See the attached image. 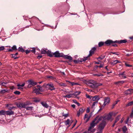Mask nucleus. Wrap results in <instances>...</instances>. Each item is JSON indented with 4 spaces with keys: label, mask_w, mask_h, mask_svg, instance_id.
<instances>
[{
    "label": "nucleus",
    "mask_w": 133,
    "mask_h": 133,
    "mask_svg": "<svg viewBox=\"0 0 133 133\" xmlns=\"http://www.w3.org/2000/svg\"><path fill=\"white\" fill-rule=\"evenodd\" d=\"M86 84L91 88H96L98 86L102 85V84L97 83L96 81L92 80L86 81Z\"/></svg>",
    "instance_id": "nucleus-1"
},
{
    "label": "nucleus",
    "mask_w": 133,
    "mask_h": 133,
    "mask_svg": "<svg viewBox=\"0 0 133 133\" xmlns=\"http://www.w3.org/2000/svg\"><path fill=\"white\" fill-rule=\"evenodd\" d=\"M43 86L44 87L48 89L51 91L54 90L55 89L53 84L51 83L45 84L43 85Z\"/></svg>",
    "instance_id": "nucleus-2"
},
{
    "label": "nucleus",
    "mask_w": 133,
    "mask_h": 133,
    "mask_svg": "<svg viewBox=\"0 0 133 133\" xmlns=\"http://www.w3.org/2000/svg\"><path fill=\"white\" fill-rule=\"evenodd\" d=\"M97 124L94 119L92 121L90 124V127L88 129V131L89 133H93L94 132V130H92V128L95 126Z\"/></svg>",
    "instance_id": "nucleus-3"
},
{
    "label": "nucleus",
    "mask_w": 133,
    "mask_h": 133,
    "mask_svg": "<svg viewBox=\"0 0 133 133\" xmlns=\"http://www.w3.org/2000/svg\"><path fill=\"white\" fill-rule=\"evenodd\" d=\"M33 89L34 92L36 93V94L37 95H38L39 94H41V93L39 92L40 91H42V87H40V88L38 89H36L35 87H34L33 88Z\"/></svg>",
    "instance_id": "nucleus-4"
},
{
    "label": "nucleus",
    "mask_w": 133,
    "mask_h": 133,
    "mask_svg": "<svg viewBox=\"0 0 133 133\" xmlns=\"http://www.w3.org/2000/svg\"><path fill=\"white\" fill-rule=\"evenodd\" d=\"M106 124V122L105 120H103L102 122L99 124V129L100 130L103 129Z\"/></svg>",
    "instance_id": "nucleus-5"
},
{
    "label": "nucleus",
    "mask_w": 133,
    "mask_h": 133,
    "mask_svg": "<svg viewBox=\"0 0 133 133\" xmlns=\"http://www.w3.org/2000/svg\"><path fill=\"white\" fill-rule=\"evenodd\" d=\"M27 104H25L24 103H19L17 104V106L19 108H25Z\"/></svg>",
    "instance_id": "nucleus-6"
},
{
    "label": "nucleus",
    "mask_w": 133,
    "mask_h": 133,
    "mask_svg": "<svg viewBox=\"0 0 133 133\" xmlns=\"http://www.w3.org/2000/svg\"><path fill=\"white\" fill-rule=\"evenodd\" d=\"M53 55L55 56V57H63L64 54L62 53H59L58 51H57L53 53Z\"/></svg>",
    "instance_id": "nucleus-7"
},
{
    "label": "nucleus",
    "mask_w": 133,
    "mask_h": 133,
    "mask_svg": "<svg viewBox=\"0 0 133 133\" xmlns=\"http://www.w3.org/2000/svg\"><path fill=\"white\" fill-rule=\"evenodd\" d=\"M110 102V99L109 97H105L104 99V102L102 105V107H104L106 104L109 103Z\"/></svg>",
    "instance_id": "nucleus-8"
},
{
    "label": "nucleus",
    "mask_w": 133,
    "mask_h": 133,
    "mask_svg": "<svg viewBox=\"0 0 133 133\" xmlns=\"http://www.w3.org/2000/svg\"><path fill=\"white\" fill-rule=\"evenodd\" d=\"M133 93V89H129L124 92V94L126 95H129Z\"/></svg>",
    "instance_id": "nucleus-9"
},
{
    "label": "nucleus",
    "mask_w": 133,
    "mask_h": 133,
    "mask_svg": "<svg viewBox=\"0 0 133 133\" xmlns=\"http://www.w3.org/2000/svg\"><path fill=\"white\" fill-rule=\"evenodd\" d=\"M103 118L101 116H98L94 119L97 122V123H98L100 121L102 120Z\"/></svg>",
    "instance_id": "nucleus-10"
},
{
    "label": "nucleus",
    "mask_w": 133,
    "mask_h": 133,
    "mask_svg": "<svg viewBox=\"0 0 133 133\" xmlns=\"http://www.w3.org/2000/svg\"><path fill=\"white\" fill-rule=\"evenodd\" d=\"M96 48L94 47L92 48L91 50L89 51V53L88 57H89L91 56L94 54L95 51L96 50Z\"/></svg>",
    "instance_id": "nucleus-11"
},
{
    "label": "nucleus",
    "mask_w": 133,
    "mask_h": 133,
    "mask_svg": "<svg viewBox=\"0 0 133 133\" xmlns=\"http://www.w3.org/2000/svg\"><path fill=\"white\" fill-rule=\"evenodd\" d=\"M112 116V113H109V114L106 117H104V118H103V119L105 120V119L108 120H109L111 118Z\"/></svg>",
    "instance_id": "nucleus-12"
},
{
    "label": "nucleus",
    "mask_w": 133,
    "mask_h": 133,
    "mask_svg": "<svg viewBox=\"0 0 133 133\" xmlns=\"http://www.w3.org/2000/svg\"><path fill=\"white\" fill-rule=\"evenodd\" d=\"M28 82L29 83V85L30 84L33 86L35 85L37 83L33 81L32 80L30 79L28 80Z\"/></svg>",
    "instance_id": "nucleus-13"
},
{
    "label": "nucleus",
    "mask_w": 133,
    "mask_h": 133,
    "mask_svg": "<svg viewBox=\"0 0 133 133\" xmlns=\"http://www.w3.org/2000/svg\"><path fill=\"white\" fill-rule=\"evenodd\" d=\"M127 42V40L126 39L124 40H121L119 41H114V43H118L119 44L121 43H125Z\"/></svg>",
    "instance_id": "nucleus-14"
},
{
    "label": "nucleus",
    "mask_w": 133,
    "mask_h": 133,
    "mask_svg": "<svg viewBox=\"0 0 133 133\" xmlns=\"http://www.w3.org/2000/svg\"><path fill=\"white\" fill-rule=\"evenodd\" d=\"M5 114L7 115H14V112L12 110L8 111H5Z\"/></svg>",
    "instance_id": "nucleus-15"
},
{
    "label": "nucleus",
    "mask_w": 133,
    "mask_h": 133,
    "mask_svg": "<svg viewBox=\"0 0 133 133\" xmlns=\"http://www.w3.org/2000/svg\"><path fill=\"white\" fill-rule=\"evenodd\" d=\"M63 57H64L65 59H69L70 61H71L72 59V58L70 56L64 55Z\"/></svg>",
    "instance_id": "nucleus-16"
},
{
    "label": "nucleus",
    "mask_w": 133,
    "mask_h": 133,
    "mask_svg": "<svg viewBox=\"0 0 133 133\" xmlns=\"http://www.w3.org/2000/svg\"><path fill=\"white\" fill-rule=\"evenodd\" d=\"M84 111V110L80 108L79 111H77V116L79 117L80 114H82Z\"/></svg>",
    "instance_id": "nucleus-17"
},
{
    "label": "nucleus",
    "mask_w": 133,
    "mask_h": 133,
    "mask_svg": "<svg viewBox=\"0 0 133 133\" xmlns=\"http://www.w3.org/2000/svg\"><path fill=\"white\" fill-rule=\"evenodd\" d=\"M100 98L98 96H96L94 97H93L92 99L93 101H98V100H99L100 99Z\"/></svg>",
    "instance_id": "nucleus-18"
},
{
    "label": "nucleus",
    "mask_w": 133,
    "mask_h": 133,
    "mask_svg": "<svg viewBox=\"0 0 133 133\" xmlns=\"http://www.w3.org/2000/svg\"><path fill=\"white\" fill-rule=\"evenodd\" d=\"M41 104L44 107L48 108L49 107V105L45 102H41Z\"/></svg>",
    "instance_id": "nucleus-19"
},
{
    "label": "nucleus",
    "mask_w": 133,
    "mask_h": 133,
    "mask_svg": "<svg viewBox=\"0 0 133 133\" xmlns=\"http://www.w3.org/2000/svg\"><path fill=\"white\" fill-rule=\"evenodd\" d=\"M105 43L106 44L109 45L111 43H114V41H113L110 40H108L106 41Z\"/></svg>",
    "instance_id": "nucleus-20"
},
{
    "label": "nucleus",
    "mask_w": 133,
    "mask_h": 133,
    "mask_svg": "<svg viewBox=\"0 0 133 133\" xmlns=\"http://www.w3.org/2000/svg\"><path fill=\"white\" fill-rule=\"evenodd\" d=\"M70 121L69 119H68L67 120L65 121V125H68L69 127L71 125V123H70Z\"/></svg>",
    "instance_id": "nucleus-21"
},
{
    "label": "nucleus",
    "mask_w": 133,
    "mask_h": 133,
    "mask_svg": "<svg viewBox=\"0 0 133 133\" xmlns=\"http://www.w3.org/2000/svg\"><path fill=\"white\" fill-rule=\"evenodd\" d=\"M25 85V83H24L22 84H18L17 85V86L18 87V89H23V88L20 87H23Z\"/></svg>",
    "instance_id": "nucleus-22"
},
{
    "label": "nucleus",
    "mask_w": 133,
    "mask_h": 133,
    "mask_svg": "<svg viewBox=\"0 0 133 133\" xmlns=\"http://www.w3.org/2000/svg\"><path fill=\"white\" fill-rule=\"evenodd\" d=\"M81 92L80 91H77L75 92L74 94H72V95H74L76 97H77V96L79 95V94L81 93Z\"/></svg>",
    "instance_id": "nucleus-23"
},
{
    "label": "nucleus",
    "mask_w": 133,
    "mask_h": 133,
    "mask_svg": "<svg viewBox=\"0 0 133 133\" xmlns=\"http://www.w3.org/2000/svg\"><path fill=\"white\" fill-rule=\"evenodd\" d=\"M46 53L50 57H52L53 54H52L51 51L48 50L47 52Z\"/></svg>",
    "instance_id": "nucleus-24"
},
{
    "label": "nucleus",
    "mask_w": 133,
    "mask_h": 133,
    "mask_svg": "<svg viewBox=\"0 0 133 133\" xmlns=\"http://www.w3.org/2000/svg\"><path fill=\"white\" fill-rule=\"evenodd\" d=\"M123 131L124 133H125L127 130V128L125 126H124L122 128Z\"/></svg>",
    "instance_id": "nucleus-25"
},
{
    "label": "nucleus",
    "mask_w": 133,
    "mask_h": 133,
    "mask_svg": "<svg viewBox=\"0 0 133 133\" xmlns=\"http://www.w3.org/2000/svg\"><path fill=\"white\" fill-rule=\"evenodd\" d=\"M59 85L61 86H63V87H66L67 85L65 83H58Z\"/></svg>",
    "instance_id": "nucleus-26"
},
{
    "label": "nucleus",
    "mask_w": 133,
    "mask_h": 133,
    "mask_svg": "<svg viewBox=\"0 0 133 133\" xmlns=\"http://www.w3.org/2000/svg\"><path fill=\"white\" fill-rule=\"evenodd\" d=\"M120 115H118L116 118L115 120V123H116L117 122L119 119V118Z\"/></svg>",
    "instance_id": "nucleus-27"
},
{
    "label": "nucleus",
    "mask_w": 133,
    "mask_h": 133,
    "mask_svg": "<svg viewBox=\"0 0 133 133\" xmlns=\"http://www.w3.org/2000/svg\"><path fill=\"white\" fill-rule=\"evenodd\" d=\"M26 109L27 110H32L33 107H26Z\"/></svg>",
    "instance_id": "nucleus-28"
},
{
    "label": "nucleus",
    "mask_w": 133,
    "mask_h": 133,
    "mask_svg": "<svg viewBox=\"0 0 133 133\" xmlns=\"http://www.w3.org/2000/svg\"><path fill=\"white\" fill-rule=\"evenodd\" d=\"M18 54V53L17 52L15 54H13L12 55V57L14 58V59H15L18 58L16 56Z\"/></svg>",
    "instance_id": "nucleus-29"
},
{
    "label": "nucleus",
    "mask_w": 133,
    "mask_h": 133,
    "mask_svg": "<svg viewBox=\"0 0 133 133\" xmlns=\"http://www.w3.org/2000/svg\"><path fill=\"white\" fill-rule=\"evenodd\" d=\"M5 114V111L3 110H2L0 111V115H4Z\"/></svg>",
    "instance_id": "nucleus-30"
},
{
    "label": "nucleus",
    "mask_w": 133,
    "mask_h": 133,
    "mask_svg": "<svg viewBox=\"0 0 133 133\" xmlns=\"http://www.w3.org/2000/svg\"><path fill=\"white\" fill-rule=\"evenodd\" d=\"M47 51L44 49H42L41 50V54H45L46 53Z\"/></svg>",
    "instance_id": "nucleus-31"
},
{
    "label": "nucleus",
    "mask_w": 133,
    "mask_h": 133,
    "mask_svg": "<svg viewBox=\"0 0 133 133\" xmlns=\"http://www.w3.org/2000/svg\"><path fill=\"white\" fill-rule=\"evenodd\" d=\"M18 50L19 51H20L21 52H23L24 51V50L23 49L22 47H19V48H18Z\"/></svg>",
    "instance_id": "nucleus-32"
},
{
    "label": "nucleus",
    "mask_w": 133,
    "mask_h": 133,
    "mask_svg": "<svg viewBox=\"0 0 133 133\" xmlns=\"http://www.w3.org/2000/svg\"><path fill=\"white\" fill-rule=\"evenodd\" d=\"M133 104V101H132L129 103L128 104L126 105V107L132 105Z\"/></svg>",
    "instance_id": "nucleus-33"
},
{
    "label": "nucleus",
    "mask_w": 133,
    "mask_h": 133,
    "mask_svg": "<svg viewBox=\"0 0 133 133\" xmlns=\"http://www.w3.org/2000/svg\"><path fill=\"white\" fill-rule=\"evenodd\" d=\"M111 53L113 54H115L117 55H118L120 54V53L119 52H111Z\"/></svg>",
    "instance_id": "nucleus-34"
},
{
    "label": "nucleus",
    "mask_w": 133,
    "mask_h": 133,
    "mask_svg": "<svg viewBox=\"0 0 133 133\" xmlns=\"http://www.w3.org/2000/svg\"><path fill=\"white\" fill-rule=\"evenodd\" d=\"M72 94H70V95H66L64 96V97H67L68 98H71L72 97Z\"/></svg>",
    "instance_id": "nucleus-35"
},
{
    "label": "nucleus",
    "mask_w": 133,
    "mask_h": 133,
    "mask_svg": "<svg viewBox=\"0 0 133 133\" xmlns=\"http://www.w3.org/2000/svg\"><path fill=\"white\" fill-rule=\"evenodd\" d=\"M104 44V43L103 42H100L98 43V46L99 47H101Z\"/></svg>",
    "instance_id": "nucleus-36"
},
{
    "label": "nucleus",
    "mask_w": 133,
    "mask_h": 133,
    "mask_svg": "<svg viewBox=\"0 0 133 133\" xmlns=\"http://www.w3.org/2000/svg\"><path fill=\"white\" fill-rule=\"evenodd\" d=\"M114 64L115 65L116 64L118 63H121V62L118 60H116L114 61Z\"/></svg>",
    "instance_id": "nucleus-37"
},
{
    "label": "nucleus",
    "mask_w": 133,
    "mask_h": 133,
    "mask_svg": "<svg viewBox=\"0 0 133 133\" xmlns=\"http://www.w3.org/2000/svg\"><path fill=\"white\" fill-rule=\"evenodd\" d=\"M73 102L75 104H77L78 106H79L80 105V104L79 103H78L76 100H73Z\"/></svg>",
    "instance_id": "nucleus-38"
},
{
    "label": "nucleus",
    "mask_w": 133,
    "mask_h": 133,
    "mask_svg": "<svg viewBox=\"0 0 133 133\" xmlns=\"http://www.w3.org/2000/svg\"><path fill=\"white\" fill-rule=\"evenodd\" d=\"M14 93L16 95H19L20 94L21 92L18 91H16L14 92Z\"/></svg>",
    "instance_id": "nucleus-39"
},
{
    "label": "nucleus",
    "mask_w": 133,
    "mask_h": 133,
    "mask_svg": "<svg viewBox=\"0 0 133 133\" xmlns=\"http://www.w3.org/2000/svg\"><path fill=\"white\" fill-rule=\"evenodd\" d=\"M8 90L7 89H3L1 90V92L2 93H4L5 92H8Z\"/></svg>",
    "instance_id": "nucleus-40"
},
{
    "label": "nucleus",
    "mask_w": 133,
    "mask_h": 133,
    "mask_svg": "<svg viewBox=\"0 0 133 133\" xmlns=\"http://www.w3.org/2000/svg\"><path fill=\"white\" fill-rule=\"evenodd\" d=\"M13 50H17V47L16 45H14L12 47Z\"/></svg>",
    "instance_id": "nucleus-41"
},
{
    "label": "nucleus",
    "mask_w": 133,
    "mask_h": 133,
    "mask_svg": "<svg viewBox=\"0 0 133 133\" xmlns=\"http://www.w3.org/2000/svg\"><path fill=\"white\" fill-rule=\"evenodd\" d=\"M5 49V48L4 46H1L0 47V51L3 50Z\"/></svg>",
    "instance_id": "nucleus-42"
},
{
    "label": "nucleus",
    "mask_w": 133,
    "mask_h": 133,
    "mask_svg": "<svg viewBox=\"0 0 133 133\" xmlns=\"http://www.w3.org/2000/svg\"><path fill=\"white\" fill-rule=\"evenodd\" d=\"M66 82H69V83H70L71 84V85L72 86H73L74 85H75V83L74 82H71L69 81H66Z\"/></svg>",
    "instance_id": "nucleus-43"
},
{
    "label": "nucleus",
    "mask_w": 133,
    "mask_h": 133,
    "mask_svg": "<svg viewBox=\"0 0 133 133\" xmlns=\"http://www.w3.org/2000/svg\"><path fill=\"white\" fill-rule=\"evenodd\" d=\"M129 117H128L127 118V120L125 121V123L126 124H128L129 121Z\"/></svg>",
    "instance_id": "nucleus-44"
},
{
    "label": "nucleus",
    "mask_w": 133,
    "mask_h": 133,
    "mask_svg": "<svg viewBox=\"0 0 133 133\" xmlns=\"http://www.w3.org/2000/svg\"><path fill=\"white\" fill-rule=\"evenodd\" d=\"M98 102V101H96L94 102L92 104V107H93L96 104H97Z\"/></svg>",
    "instance_id": "nucleus-45"
},
{
    "label": "nucleus",
    "mask_w": 133,
    "mask_h": 133,
    "mask_svg": "<svg viewBox=\"0 0 133 133\" xmlns=\"http://www.w3.org/2000/svg\"><path fill=\"white\" fill-rule=\"evenodd\" d=\"M30 51H32L33 53H35V49L33 48L32 49V50H30Z\"/></svg>",
    "instance_id": "nucleus-46"
},
{
    "label": "nucleus",
    "mask_w": 133,
    "mask_h": 133,
    "mask_svg": "<svg viewBox=\"0 0 133 133\" xmlns=\"http://www.w3.org/2000/svg\"><path fill=\"white\" fill-rule=\"evenodd\" d=\"M125 65L127 66L128 67H131L132 66V65H130L129 64H128L127 63H125Z\"/></svg>",
    "instance_id": "nucleus-47"
},
{
    "label": "nucleus",
    "mask_w": 133,
    "mask_h": 133,
    "mask_svg": "<svg viewBox=\"0 0 133 133\" xmlns=\"http://www.w3.org/2000/svg\"><path fill=\"white\" fill-rule=\"evenodd\" d=\"M15 108H16V107H14V106H12V107H9L8 108V109L10 110H11Z\"/></svg>",
    "instance_id": "nucleus-48"
},
{
    "label": "nucleus",
    "mask_w": 133,
    "mask_h": 133,
    "mask_svg": "<svg viewBox=\"0 0 133 133\" xmlns=\"http://www.w3.org/2000/svg\"><path fill=\"white\" fill-rule=\"evenodd\" d=\"M88 115L87 114H85V115L84 116V119L85 120L86 118H88Z\"/></svg>",
    "instance_id": "nucleus-49"
},
{
    "label": "nucleus",
    "mask_w": 133,
    "mask_h": 133,
    "mask_svg": "<svg viewBox=\"0 0 133 133\" xmlns=\"http://www.w3.org/2000/svg\"><path fill=\"white\" fill-rule=\"evenodd\" d=\"M88 58V57H86V58H85L84 59H82L80 61V62H81L83 61H84L86 60L87 59V58Z\"/></svg>",
    "instance_id": "nucleus-50"
},
{
    "label": "nucleus",
    "mask_w": 133,
    "mask_h": 133,
    "mask_svg": "<svg viewBox=\"0 0 133 133\" xmlns=\"http://www.w3.org/2000/svg\"><path fill=\"white\" fill-rule=\"evenodd\" d=\"M124 73H125V71H124L122 72V73H120L119 74V75L120 76H123L124 75Z\"/></svg>",
    "instance_id": "nucleus-51"
},
{
    "label": "nucleus",
    "mask_w": 133,
    "mask_h": 133,
    "mask_svg": "<svg viewBox=\"0 0 133 133\" xmlns=\"http://www.w3.org/2000/svg\"><path fill=\"white\" fill-rule=\"evenodd\" d=\"M68 116V114H63V116L65 117H66Z\"/></svg>",
    "instance_id": "nucleus-52"
},
{
    "label": "nucleus",
    "mask_w": 133,
    "mask_h": 133,
    "mask_svg": "<svg viewBox=\"0 0 133 133\" xmlns=\"http://www.w3.org/2000/svg\"><path fill=\"white\" fill-rule=\"evenodd\" d=\"M94 76H98V77H99V76H103V75L101 74H94Z\"/></svg>",
    "instance_id": "nucleus-53"
},
{
    "label": "nucleus",
    "mask_w": 133,
    "mask_h": 133,
    "mask_svg": "<svg viewBox=\"0 0 133 133\" xmlns=\"http://www.w3.org/2000/svg\"><path fill=\"white\" fill-rule=\"evenodd\" d=\"M130 117L131 118H133V111H132L130 115Z\"/></svg>",
    "instance_id": "nucleus-54"
},
{
    "label": "nucleus",
    "mask_w": 133,
    "mask_h": 133,
    "mask_svg": "<svg viewBox=\"0 0 133 133\" xmlns=\"http://www.w3.org/2000/svg\"><path fill=\"white\" fill-rule=\"evenodd\" d=\"M8 50L9 52H12L13 51L12 48V49H8Z\"/></svg>",
    "instance_id": "nucleus-55"
},
{
    "label": "nucleus",
    "mask_w": 133,
    "mask_h": 133,
    "mask_svg": "<svg viewBox=\"0 0 133 133\" xmlns=\"http://www.w3.org/2000/svg\"><path fill=\"white\" fill-rule=\"evenodd\" d=\"M86 96L88 98H90V99L91 98V96H89L88 95H86Z\"/></svg>",
    "instance_id": "nucleus-56"
},
{
    "label": "nucleus",
    "mask_w": 133,
    "mask_h": 133,
    "mask_svg": "<svg viewBox=\"0 0 133 133\" xmlns=\"http://www.w3.org/2000/svg\"><path fill=\"white\" fill-rule=\"evenodd\" d=\"M30 50H26V54H28L30 52Z\"/></svg>",
    "instance_id": "nucleus-57"
},
{
    "label": "nucleus",
    "mask_w": 133,
    "mask_h": 133,
    "mask_svg": "<svg viewBox=\"0 0 133 133\" xmlns=\"http://www.w3.org/2000/svg\"><path fill=\"white\" fill-rule=\"evenodd\" d=\"M90 111V109L89 108H88L87 110V112L89 113Z\"/></svg>",
    "instance_id": "nucleus-58"
},
{
    "label": "nucleus",
    "mask_w": 133,
    "mask_h": 133,
    "mask_svg": "<svg viewBox=\"0 0 133 133\" xmlns=\"http://www.w3.org/2000/svg\"><path fill=\"white\" fill-rule=\"evenodd\" d=\"M104 66V64H100V65L99 66V67L100 68H102L103 67V66Z\"/></svg>",
    "instance_id": "nucleus-59"
},
{
    "label": "nucleus",
    "mask_w": 133,
    "mask_h": 133,
    "mask_svg": "<svg viewBox=\"0 0 133 133\" xmlns=\"http://www.w3.org/2000/svg\"><path fill=\"white\" fill-rule=\"evenodd\" d=\"M117 114V113H115V112H114L113 113H112V116H115Z\"/></svg>",
    "instance_id": "nucleus-60"
},
{
    "label": "nucleus",
    "mask_w": 133,
    "mask_h": 133,
    "mask_svg": "<svg viewBox=\"0 0 133 133\" xmlns=\"http://www.w3.org/2000/svg\"><path fill=\"white\" fill-rule=\"evenodd\" d=\"M110 64L111 65H115L114 64V61L113 62H110Z\"/></svg>",
    "instance_id": "nucleus-61"
},
{
    "label": "nucleus",
    "mask_w": 133,
    "mask_h": 133,
    "mask_svg": "<svg viewBox=\"0 0 133 133\" xmlns=\"http://www.w3.org/2000/svg\"><path fill=\"white\" fill-rule=\"evenodd\" d=\"M119 82V83H121L122 84L123 83L125 82V81H120Z\"/></svg>",
    "instance_id": "nucleus-62"
},
{
    "label": "nucleus",
    "mask_w": 133,
    "mask_h": 133,
    "mask_svg": "<svg viewBox=\"0 0 133 133\" xmlns=\"http://www.w3.org/2000/svg\"><path fill=\"white\" fill-rule=\"evenodd\" d=\"M71 107L73 108H75V105L74 104L71 105Z\"/></svg>",
    "instance_id": "nucleus-63"
},
{
    "label": "nucleus",
    "mask_w": 133,
    "mask_h": 133,
    "mask_svg": "<svg viewBox=\"0 0 133 133\" xmlns=\"http://www.w3.org/2000/svg\"><path fill=\"white\" fill-rule=\"evenodd\" d=\"M42 57V56H38L37 57V58H38V59H40V58H41V57Z\"/></svg>",
    "instance_id": "nucleus-64"
}]
</instances>
